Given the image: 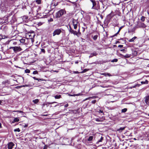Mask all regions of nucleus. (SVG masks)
I'll use <instances>...</instances> for the list:
<instances>
[{
    "instance_id": "nucleus-54",
    "label": "nucleus",
    "mask_w": 149,
    "mask_h": 149,
    "mask_svg": "<svg viewBox=\"0 0 149 149\" xmlns=\"http://www.w3.org/2000/svg\"><path fill=\"white\" fill-rule=\"evenodd\" d=\"M79 63V61H75V64H78Z\"/></svg>"
},
{
    "instance_id": "nucleus-22",
    "label": "nucleus",
    "mask_w": 149,
    "mask_h": 149,
    "mask_svg": "<svg viewBox=\"0 0 149 149\" xmlns=\"http://www.w3.org/2000/svg\"><path fill=\"white\" fill-rule=\"evenodd\" d=\"M59 2H55L54 3H52V4H53V5L55 6L56 7V6H58V4Z\"/></svg>"
},
{
    "instance_id": "nucleus-30",
    "label": "nucleus",
    "mask_w": 149,
    "mask_h": 149,
    "mask_svg": "<svg viewBox=\"0 0 149 149\" xmlns=\"http://www.w3.org/2000/svg\"><path fill=\"white\" fill-rule=\"evenodd\" d=\"M145 17L144 16H142L141 18V20L142 21L144 22L145 20Z\"/></svg>"
},
{
    "instance_id": "nucleus-28",
    "label": "nucleus",
    "mask_w": 149,
    "mask_h": 149,
    "mask_svg": "<svg viewBox=\"0 0 149 149\" xmlns=\"http://www.w3.org/2000/svg\"><path fill=\"white\" fill-rule=\"evenodd\" d=\"M25 40L23 39H22L20 40V42L22 43H24L25 42Z\"/></svg>"
},
{
    "instance_id": "nucleus-59",
    "label": "nucleus",
    "mask_w": 149,
    "mask_h": 149,
    "mask_svg": "<svg viewBox=\"0 0 149 149\" xmlns=\"http://www.w3.org/2000/svg\"><path fill=\"white\" fill-rule=\"evenodd\" d=\"M59 0V1H60V2H61L63 1V0Z\"/></svg>"
},
{
    "instance_id": "nucleus-39",
    "label": "nucleus",
    "mask_w": 149,
    "mask_h": 149,
    "mask_svg": "<svg viewBox=\"0 0 149 149\" xmlns=\"http://www.w3.org/2000/svg\"><path fill=\"white\" fill-rule=\"evenodd\" d=\"M97 102L96 100H94L91 101V103L93 104H95Z\"/></svg>"
},
{
    "instance_id": "nucleus-29",
    "label": "nucleus",
    "mask_w": 149,
    "mask_h": 149,
    "mask_svg": "<svg viewBox=\"0 0 149 149\" xmlns=\"http://www.w3.org/2000/svg\"><path fill=\"white\" fill-rule=\"evenodd\" d=\"M41 0H36V2L38 4H40L41 3Z\"/></svg>"
},
{
    "instance_id": "nucleus-18",
    "label": "nucleus",
    "mask_w": 149,
    "mask_h": 149,
    "mask_svg": "<svg viewBox=\"0 0 149 149\" xmlns=\"http://www.w3.org/2000/svg\"><path fill=\"white\" fill-rule=\"evenodd\" d=\"M137 38V37L136 36H134V37H133L131 39H130L129 40H128V41L129 42H132L134 41V40Z\"/></svg>"
},
{
    "instance_id": "nucleus-43",
    "label": "nucleus",
    "mask_w": 149,
    "mask_h": 149,
    "mask_svg": "<svg viewBox=\"0 0 149 149\" xmlns=\"http://www.w3.org/2000/svg\"><path fill=\"white\" fill-rule=\"evenodd\" d=\"M83 25L84 26H85L86 27V29H87V24L84 23L83 24Z\"/></svg>"
},
{
    "instance_id": "nucleus-44",
    "label": "nucleus",
    "mask_w": 149,
    "mask_h": 149,
    "mask_svg": "<svg viewBox=\"0 0 149 149\" xmlns=\"http://www.w3.org/2000/svg\"><path fill=\"white\" fill-rule=\"evenodd\" d=\"M21 87H22V86H18L16 87V88H19Z\"/></svg>"
},
{
    "instance_id": "nucleus-25",
    "label": "nucleus",
    "mask_w": 149,
    "mask_h": 149,
    "mask_svg": "<svg viewBox=\"0 0 149 149\" xmlns=\"http://www.w3.org/2000/svg\"><path fill=\"white\" fill-rule=\"evenodd\" d=\"M103 137H102V136L100 139V140H99L97 142V143H99L100 142H102V141L103 140Z\"/></svg>"
},
{
    "instance_id": "nucleus-49",
    "label": "nucleus",
    "mask_w": 149,
    "mask_h": 149,
    "mask_svg": "<svg viewBox=\"0 0 149 149\" xmlns=\"http://www.w3.org/2000/svg\"><path fill=\"white\" fill-rule=\"evenodd\" d=\"M107 74V75H108L109 74V73H102V74L104 75V76H106L107 75L106 74Z\"/></svg>"
},
{
    "instance_id": "nucleus-55",
    "label": "nucleus",
    "mask_w": 149,
    "mask_h": 149,
    "mask_svg": "<svg viewBox=\"0 0 149 149\" xmlns=\"http://www.w3.org/2000/svg\"><path fill=\"white\" fill-rule=\"evenodd\" d=\"M67 2H71L69 0H65Z\"/></svg>"
},
{
    "instance_id": "nucleus-16",
    "label": "nucleus",
    "mask_w": 149,
    "mask_h": 149,
    "mask_svg": "<svg viewBox=\"0 0 149 149\" xmlns=\"http://www.w3.org/2000/svg\"><path fill=\"white\" fill-rule=\"evenodd\" d=\"M82 94H82L81 93H79L77 94H74V95L70 94V96H78L82 95Z\"/></svg>"
},
{
    "instance_id": "nucleus-13",
    "label": "nucleus",
    "mask_w": 149,
    "mask_h": 149,
    "mask_svg": "<svg viewBox=\"0 0 149 149\" xmlns=\"http://www.w3.org/2000/svg\"><path fill=\"white\" fill-rule=\"evenodd\" d=\"M6 38H7L6 36L5 35H3L2 34L0 35V39L1 40L2 39H4Z\"/></svg>"
},
{
    "instance_id": "nucleus-40",
    "label": "nucleus",
    "mask_w": 149,
    "mask_h": 149,
    "mask_svg": "<svg viewBox=\"0 0 149 149\" xmlns=\"http://www.w3.org/2000/svg\"><path fill=\"white\" fill-rule=\"evenodd\" d=\"M41 52H43L44 54H45V49H41Z\"/></svg>"
},
{
    "instance_id": "nucleus-52",
    "label": "nucleus",
    "mask_w": 149,
    "mask_h": 149,
    "mask_svg": "<svg viewBox=\"0 0 149 149\" xmlns=\"http://www.w3.org/2000/svg\"><path fill=\"white\" fill-rule=\"evenodd\" d=\"M83 28V32H84L85 31V29H86V28H84V27H82Z\"/></svg>"
},
{
    "instance_id": "nucleus-1",
    "label": "nucleus",
    "mask_w": 149,
    "mask_h": 149,
    "mask_svg": "<svg viewBox=\"0 0 149 149\" xmlns=\"http://www.w3.org/2000/svg\"><path fill=\"white\" fill-rule=\"evenodd\" d=\"M91 4L92 5V9L96 10H97L100 9V4L98 1L95 0H90Z\"/></svg>"
},
{
    "instance_id": "nucleus-20",
    "label": "nucleus",
    "mask_w": 149,
    "mask_h": 149,
    "mask_svg": "<svg viewBox=\"0 0 149 149\" xmlns=\"http://www.w3.org/2000/svg\"><path fill=\"white\" fill-rule=\"evenodd\" d=\"M89 70V69H85L82 71L80 72V73H84L88 71Z\"/></svg>"
},
{
    "instance_id": "nucleus-60",
    "label": "nucleus",
    "mask_w": 149,
    "mask_h": 149,
    "mask_svg": "<svg viewBox=\"0 0 149 149\" xmlns=\"http://www.w3.org/2000/svg\"><path fill=\"white\" fill-rule=\"evenodd\" d=\"M1 127V124L0 123V127Z\"/></svg>"
},
{
    "instance_id": "nucleus-2",
    "label": "nucleus",
    "mask_w": 149,
    "mask_h": 149,
    "mask_svg": "<svg viewBox=\"0 0 149 149\" xmlns=\"http://www.w3.org/2000/svg\"><path fill=\"white\" fill-rule=\"evenodd\" d=\"M35 36V34L33 32L29 33L26 34V38L29 40V41H31L32 43H33L34 41V38Z\"/></svg>"
},
{
    "instance_id": "nucleus-36",
    "label": "nucleus",
    "mask_w": 149,
    "mask_h": 149,
    "mask_svg": "<svg viewBox=\"0 0 149 149\" xmlns=\"http://www.w3.org/2000/svg\"><path fill=\"white\" fill-rule=\"evenodd\" d=\"M13 112H18L19 113H23V111H15V110H14V111H13Z\"/></svg>"
},
{
    "instance_id": "nucleus-5",
    "label": "nucleus",
    "mask_w": 149,
    "mask_h": 149,
    "mask_svg": "<svg viewBox=\"0 0 149 149\" xmlns=\"http://www.w3.org/2000/svg\"><path fill=\"white\" fill-rule=\"evenodd\" d=\"M72 22L74 29H76L77 28V24L78 23L77 20L73 19Z\"/></svg>"
},
{
    "instance_id": "nucleus-14",
    "label": "nucleus",
    "mask_w": 149,
    "mask_h": 149,
    "mask_svg": "<svg viewBox=\"0 0 149 149\" xmlns=\"http://www.w3.org/2000/svg\"><path fill=\"white\" fill-rule=\"evenodd\" d=\"M71 34H73L74 35H76L78 37H79V36H78V33H77V31H74L73 30L71 33Z\"/></svg>"
},
{
    "instance_id": "nucleus-47",
    "label": "nucleus",
    "mask_w": 149,
    "mask_h": 149,
    "mask_svg": "<svg viewBox=\"0 0 149 149\" xmlns=\"http://www.w3.org/2000/svg\"><path fill=\"white\" fill-rule=\"evenodd\" d=\"M68 104L67 103V104L65 105L64 107H67L68 106Z\"/></svg>"
},
{
    "instance_id": "nucleus-24",
    "label": "nucleus",
    "mask_w": 149,
    "mask_h": 149,
    "mask_svg": "<svg viewBox=\"0 0 149 149\" xmlns=\"http://www.w3.org/2000/svg\"><path fill=\"white\" fill-rule=\"evenodd\" d=\"M33 102L35 104H37L39 102V100L36 99L33 100Z\"/></svg>"
},
{
    "instance_id": "nucleus-53",
    "label": "nucleus",
    "mask_w": 149,
    "mask_h": 149,
    "mask_svg": "<svg viewBox=\"0 0 149 149\" xmlns=\"http://www.w3.org/2000/svg\"><path fill=\"white\" fill-rule=\"evenodd\" d=\"M95 97H89V99H93V98H95Z\"/></svg>"
},
{
    "instance_id": "nucleus-4",
    "label": "nucleus",
    "mask_w": 149,
    "mask_h": 149,
    "mask_svg": "<svg viewBox=\"0 0 149 149\" xmlns=\"http://www.w3.org/2000/svg\"><path fill=\"white\" fill-rule=\"evenodd\" d=\"M9 49H13L15 53H17L22 51V49L20 47H11L9 48Z\"/></svg>"
},
{
    "instance_id": "nucleus-7",
    "label": "nucleus",
    "mask_w": 149,
    "mask_h": 149,
    "mask_svg": "<svg viewBox=\"0 0 149 149\" xmlns=\"http://www.w3.org/2000/svg\"><path fill=\"white\" fill-rule=\"evenodd\" d=\"M14 145V144L13 142H10L8 144V149H12Z\"/></svg>"
},
{
    "instance_id": "nucleus-32",
    "label": "nucleus",
    "mask_w": 149,
    "mask_h": 149,
    "mask_svg": "<svg viewBox=\"0 0 149 149\" xmlns=\"http://www.w3.org/2000/svg\"><path fill=\"white\" fill-rule=\"evenodd\" d=\"M141 25V27H146V26L145 24L143 23H140Z\"/></svg>"
},
{
    "instance_id": "nucleus-34",
    "label": "nucleus",
    "mask_w": 149,
    "mask_h": 149,
    "mask_svg": "<svg viewBox=\"0 0 149 149\" xmlns=\"http://www.w3.org/2000/svg\"><path fill=\"white\" fill-rule=\"evenodd\" d=\"M93 55V56H96L97 55V53L95 52H94L93 53L91 54V55Z\"/></svg>"
},
{
    "instance_id": "nucleus-26",
    "label": "nucleus",
    "mask_w": 149,
    "mask_h": 149,
    "mask_svg": "<svg viewBox=\"0 0 149 149\" xmlns=\"http://www.w3.org/2000/svg\"><path fill=\"white\" fill-rule=\"evenodd\" d=\"M127 111V108H124L122 109L121 112H122L125 113Z\"/></svg>"
},
{
    "instance_id": "nucleus-35",
    "label": "nucleus",
    "mask_w": 149,
    "mask_h": 149,
    "mask_svg": "<svg viewBox=\"0 0 149 149\" xmlns=\"http://www.w3.org/2000/svg\"><path fill=\"white\" fill-rule=\"evenodd\" d=\"M120 51L123 52V53H125L127 52V49H123L120 50Z\"/></svg>"
},
{
    "instance_id": "nucleus-27",
    "label": "nucleus",
    "mask_w": 149,
    "mask_h": 149,
    "mask_svg": "<svg viewBox=\"0 0 149 149\" xmlns=\"http://www.w3.org/2000/svg\"><path fill=\"white\" fill-rule=\"evenodd\" d=\"M118 61V59L116 58H115L111 61V62H117Z\"/></svg>"
},
{
    "instance_id": "nucleus-56",
    "label": "nucleus",
    "mask_w": 149,
    "mask_h": 149,
    "mask_svg": "<svg viewBox=\"0 0 149 149\" xmlns=\"http://www.w3.org/2000/svg\"><path fill=\"white\" fill-rule=\"evenodd\" d=\"M93 55H90L89 56V57H92L93 56Z\"/></svg>"
},
{
    "instance_id": "nucleus-17",
    "label": "nucleus",
    "mask_w": 149,
    "mask_h": 149,
    "mask_svg": "<svg viewBox=\"0 0 149 149\" xmlns=\"http://www.w3.org/2000/svg\"><path fill=\"white\" fill-rule=\"evenodd\" d=\"M56 99H59L61 98V95H56L54 96Z\"/></svg>"
},
{
    "instance_id": "nucleus-33",
    "label": "nucleus",
    "mask_w": 149,
    "mask_h": 149,
    "mask_svg": "<svg viewBox=\"0 0 149 149\" xmlns=\"http://www.w3.org/2000/svg\"><path fill=\"white\" fill-rule=\"evenodd\" d=\"M14 132H20V130L19 128H16L14 130Z\"/></svg>"
},
{
    "instance_id": "nucleus-51",
    "label": "nucleus",
    "mask_w": 149,
    "mask_h": 149,
    "mask_svg": "<svg viewBox=\"0 0 149 149\" xmlns=\"http://www.w3.org/2000/svg\"><path fill=\"white\" fill-rule=\"evenodd\" d=\"M27 86H28V85H22V87H26Z\"/></svg>"
},
{
    "instance_id": "nucleus-38",
    "label": "nucleus",
    "mask_w": 149,
    "mask_h": 149,
    "mask_svg": "<svg viewBox=\"0 0 149 149\" xmlns=\"http://www.w3.org/2000/svg\"><path fill=\"white\" fill-rule=\"evenodd\" d=\"M8 80L3 81L2 82L3 84H6V83H8Z\"/></svg>"
},
{
    "instance_id": "nucleus-50",
    "label": "nucleus",
    "mask_w": 149,
    "mask_h": 149,
    "mask_svg": "<svg viewBox=\"0 0 149 149\" xmlns=\"http://www.w3.org/2000/svg\"><path fill=\"white\" fill-rule=\"evenodd\" d=\"M99 112L100 113H102L103 112V111L102 110H100Z\"/></svg>"
},
{
    "instance_id": "nucleus-37",
    "label": "nucleus",
    "mask_w": 149,
    "mask_h": 149,
    "mask_svg": "<svg viewBox=\"0 0 149 149\" xmlns=\"http://www.w3.org/2000/svg\"><path fill=\"white\" fill-rule=\"evenodd\" d=\"M33 74H38V72L37 70H35L33 71Z\"/></svg>"
},
{
    "instance_id": "nucleus-62",
    "label": "nucleus",
    "mask_w": 149,
    "mask_h": 149,
    "mask_svg": "<svg viewBox=\"0 0 149 149\" xmlns=\"http://www.w3.org/2000/svg\"><path fill=\"white\" fill-rule=\"evenodd\" d=\"M27 126H27V125H25V127H26Z\"/></svg>"
},
{
    "instance_id": "nucleus-64",
    "label": "nucleus",
    "mask_w": 149,
    "mask_h": 149,
    "mask_svg": "<svg viewBox=\"0 0 149 149\" xmlns=\"http://www.w3.org/2000/svg\"><path fill=\"white\" fill-rule=\"evenodd\" d=\"M148 41H149V38H148Z\"/></svg>"
},
{
    "instance_id": "nucleus-12",
    "label": "nucleus",
    "mask_w": 149,
    "mask_h": 149,
    "mask_svg": "<svg viewBox=\"0 0 149 149\" xmlns=\"http://www.w3.org/2000/svg\"><path fill=\"white\" fill-rule=\"evenodd\" d=\"M125 127H120V128L117 129V131H119V132H121L123 130H125Z\"/></svg>"
},
{
    "instance_id": "nucleus-61",
    "label": "nucleus",
    "mask_w": 149,
    "mask_h": 149,
    "mask_svg": "<svg viewBox=\"0 0 149 149\" xmlns=\"http://www.w3.org/2000/svg\"><path fill=\"white\" fill-rule=\"evenodd\" d=\"M134 30H133V29L132 30L131 32H133L134 31Z\"/></svg>"
},
{
    "instance_id": "nucleus-21",
    "label": "nucleus",
    "mask_w": 149,
    "mask_h": 149,
    "mask_svg": "<svg viewBox=\"0 0 149 149\" xmlns=\"http://www.w3.org/2000/svg\"><path fill=\"white\" fill-rule=\"evenodd\" d=\"M93 39L94 40H96L97 38H98V35H95L94 36H93Z\"/></svg>"
},
{
    "instance_id": "nucleus-41",
    "label": "nucleus",
    "mask_w": 149,
    "mask_h": 149,
    "mask_svg": "<svg viewBox=\"0 0 149 149\" xmlns=\"http://www.w3.org/2000/svg\"><path fill=\"white\" fill-rule=\"evenodd\" d=\"M73 30L72 29V28L70 26H69V31L71 33V32Z\"/></svg>"
},
{
    "instance_id": "nucleus-9",
    "label": "nucleus",
    "mask_w": 149,
    "mask_h": 149,
    "mask_svg": "<svg viewBox=\"0 0 149 149\" xmlns=\"http://www.w3.org/2000/svg\"><path fill=\"white\" fill-rule=\"evenodd\" d=\"M120 55L121 56L122 58H128L130 57V55L128 54H126L125 55L122 54H120Z\"/></svg>"
},
{
    "instance_id": "nucleus-48",
    "label": "nucleus",
    "mask_w": 149,
    "mask_h": 149,
    "mask_svg": "<svg viewBox=\"0 0 149 149\" xmlns=\"http://www.w3.org/2000/svg\"><path fill=\"white\" fill-rule=\"evenodd\" d=\"M96 120L97 121H101V120H100V119L99 118H97Z\"/></svg>"
},
{
    "instance_id": "nucleus-6",
    "label": "nucleus",
    "mask_w": 149,
    "mask_h": 149,
    "mask_svg": "<svg viewBox=\"0 0 149 149\" xmlns=\"http://www.w3.org/2000/svg\"><path fill=\"white\" fill-rule=\"evenodd\" d=\"M61 32L60 29H57L55 30L53 33V36H54L56 35H59Z\"/></svg>"
},
{
    "instance_id": "nucleus-10",
    "label": "nucleus",
    "mask_w": 149,
    "mask_h": 149,
    "mask_svg": "<svg viewBox=\"0 0 149 149\" xmlns=\"http://www.w3.org/2000/svg\"><path fill=\"white\" fill-rule=\"evenodd\" d=\"M123 27V26H121L120 27L119 29V30L117 32L115 33V34H114L112 36V37H113L115 36H116L118 34H119V33L120 32V31L121 29Z\"/></svg>"
},
{
    "instance_id": "nucleus-63",
    "label": "nucleus",
    "mask_w": 149,
    "mask_h": 149,
    "mask_svg": "<svg viewBox=\"0 0 149 149\" xmlns=\"http://www.w3.org/2000/svg\"><path fill=\"white\" fill-rule=\"evenodd\" d=\"M11 1H14V0H10Z\"/></svg>"
},
{
    "instance_id": "nucleus-19",
    "label": "nucleus",
    "mask_w": 149,
    "mask_h": 149,
    "mask_svg": "<svg viewBox=\"0 0 149 149\" xmlns=\"http://www.w3.org/2000/svg\"><path fill=\"white\" fill-rule=\"evenodd\" d=\"M141 83L142 84H147L148 83V81L147 80H146L145 81H142L141 82Z\"/></svg>"
},
{
    "instance_id": "nucleus-58",
    "label": "nucleus",
    "mask_w": 149,
    "mask_h": 149,
    "mask_svg": "<svg viewBox=\"0 0 149 149\" xmlns=\"http://www.w3.org/2000/svg\"><path fill=\"white\" fill-rule=\"evenodd\" d=\"M1 103H2L1 101L0 100V104H1Z\"/></svg>"
},
{
    "instance_id": "nucleus-11",
    "label": "nucleus",
    "mask_w": 149,
    "mask_h": 149,
    "mask_svg": "<svg viewBox=\"0 0 149 149\" xmlns=\"http://www.w3.org/2000/svg\"><path fill=\"white\" fill-rule=\"evenodd\" d=\"M19 121V118H15L14 119L13 121H12V123H14L16 122H18Z\"/></svg>"
},
{
    "instance_id": "nucleus-23",
    "label": "nucleus",
    "mask_w": 149,
    "mask_h": 149,
    "mask_svg": "<svg viewBox=\"0 0 149 149\" xmlns=\"http://www.w3.org/2000/svg\"><path fill=\"white\" fill-rule=\"evenodd\" d=\"M93 138V136H90L88 139V141H91L92 140Z\"/></svg>"
},
{
    "instance_id": "nucleus-31",
    "label": "nucleus",
    "mask_w": 149,
    "mask_h": 149,
    "mask_svg": "<svg viewBox=\"0 0 149 149\" xmlns=\"http://www.w3.org/2000/svg\"><path fill=\"white\" fill-rule=\"evenodd\" d=\"M25 72L26 73H30V71L29 69H26L25 70Z\"/></svg>"
},
{
    "instance_id": "nucleus-57",
    "label": "nucleus",
    "mask_w": 149,
    "mask_h": 149,
    "mask_svg": "<svg viewBox=\"0 0 149 149\" xmlns=\"http://www.w3.org/2000/svg\"><path fill=\"white\" fill-rule=\"evenodd\" d=\"M28 19V17H25V19Z\"/></svg>"
},
{
    "instance_id": "nucleus-3",
    "label": "nucleus",
    "mask_w": 149,
    "mask_h": 149,
    "mask_svg": "<svg viewBox=\"0 0 149 149\" xmlns=\"http://www.w3.org/2000/svg\"><path fill=\"white\" fill-rule=\"evenodd\" d=\"M66 13V11L65 9H61L56 13L55 17L56 18H59Z\"/></svg>"
},
{
    "instance_id": "nucleus-42",
    "label": "nucleus",
    "mask_w": 149,
    "mask_h": 149,
    "mask_svg": "<svg viewBox=\"0 0 149 149\" xmlns=\"http://www.w3.org/2000/svg\"><path fill=\"white\" fill-rule=\"evenodd\" d=\"M77 33H78V35L79 34L80 35L81 34V33L79 29V30H78V32H77Z\"/></svg>"
},
{
    "instance_id": "nucleus-45",
    "label": "nucleus",
    "mask_w": 149,
    "mask_h": 149,
    "mask_svg": "<svg viewBox=\"0 0 149 149\" xmlns=\"http://www.w3.org/2000/svg\"><path fill=\"white\" fill-rule=\"evenodd\" d=\"M73 73L74 74H79L80 73V72H79L78 71H74Z\"/></svg>"
},
{
    "instance_id": "nucleus-15",
    "label": "nucleus",
    "mask_w": 149,
    "mask_h": 149,
    "mask_svg": "<svg viewBox=\"0 0 149 149\" xmlns=\"http://www.w3.org/2000/svg\"><path fill=\"white\" fill-rule=\"evenodd\" d=\"M33 78L34 79L38 80V81H44L45 80V79H43L38 78H36L35 77H33Z\"/></svg>"
},
{
    "instance_id": "nucleus-8",
    "label": "nucleus",
    "mask_w": 149,
    "mask_h": 149,
    "mask_svg": "<svg viewBox=\"0 0 149 149\" xmlns=\"http://www.w3.org/2000/svg\"><path fill=\"white\" fill-rule=\"evenodd\" d=\"M145 102L148 105H149V95L145 97Z\"/></svg>"
},
{
    "instance_id": "nucleus-46",
    "label": "nucleus",
    "mask_w": 149,
    "mask_h": 149,
    "mask_svg": "<svg viewBox=\"0 0 149 149\" xmlns=\"http://www.w3.org/2000/svg\"><path fill=\"white\" fill-rule=\"evenodd\" d=\"M123 47V45H119L118 47H120V48H121V47Z\"/></svg>"
}]
</instances>
